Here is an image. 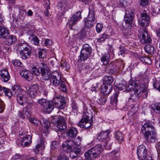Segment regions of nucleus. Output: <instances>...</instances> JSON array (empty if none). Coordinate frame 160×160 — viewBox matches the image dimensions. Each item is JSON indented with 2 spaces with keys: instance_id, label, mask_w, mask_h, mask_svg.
Returning a JSON list of instances; mask_svg holds the SVG:
<instances>
[{
  "instance_id": "nucleus-1",
  "label": "nucleus",
  "mask_w": 160,
  "mask_h": 160,
  "mask_svg": "<svg viewBox=\"0 0 160 160\" xmlns=\"http://www.w3.org/2000/svg\"><path fill=\"white\" fill-rule=\"evenodd\" d=\"M144 86V82L142 81H133L130 83L127 88V91L128 92H131L135 89V95H137L136 99H138L141 96L145 98L147 97L148 93L147 89L143 88Z\"/></svg>"
},
{
  "instance_id": "nucleus-2",
  "label": "nucleus",
  "mask_w": 160,
  "mask_h": 160,
  "mask_svg": "<svg viewBox=\"0 0 160 160\" xmlns=\"http://www.w3.org/2000/svg\"><path fill=\"white\" fill-rule=\"evenodd\" d=\"M32 50L31 48L25 41L18 44L16 48L17 53L19 54L21 58L23 59L30 58Z\"/></svg>"
},
{
  "instance_id": "nucleus-3",
  "label": "nucleus",
  "mask_w": 160,
  "mask_h": 160,
  "mask_svg": "<svg viewBox=\"0 0 160 160\" xmlns=\"http://www.w3.org/2000/svg\"><path fill=\"white\" fill-rule=\"evenodd\" d=\"M102 150V145L98 144L86 151L84 155L88 160H94L99 158Z\"/></svg>"
},
{
  "instance_id": "nucleus-4",
  "label": "nucleus",
  "mask_w": 160,
  "mask_h": 160,
  "mask_svg": "<svg viewBox=\"0 0 160 160\" xmlns=\"http://www.w3.org/2000/svg\"><path fill=\"white\" fill-rule=\"evenodd\" d=\"M89 112L87 111L83 112L82 118L77 124L78 126L81 128L87 129L92 125V114L90 111Z\"/></svg>"
},
{
  "instance_id": "nucleus-5",
  "label": "nucleus",
  "mask_w": 160,
  "mask_h": 160,
  "mask_svg": "<svg viewBox=\"0 0 160 160\" xmlns=\"http://www.w3.org/2000/svg\"><path fill=\"white\" fill-rule=\"evenodd\" d=\"M82 138L78 136L74 141L72 140H67L62 145V149L66 152H69L72 151V148L75 145L79 146L81 144Z\"/></svg>"
},
{
  "instance_id": "nucleus-6",
  "label": "nucleus",
  "mask_w": 160,
  "mask_h": 160,
  "mask_svg": "<svg viewBox=\"0 0 160 160\" xmlns=\"http://www.w3.org/2000/svg\"><path fill=\"white\" fill-rule=\"evenodd\" d=\"M88 14L87 17L83 19L84 26L89 28L93 27L96 22L95 18L94 8L92 7L89 8Z\"/></svg>"
},
{
  "instance_id": "nucleus-7",
  "label": "nucleus",
  "mask_w": 160,
  "mask_h": 160,
  "mask_svg": "<svg viewBox=\"0 0 160 160\" xmlns=\"http://www.w3.org/2000/svg\"><path fill=\"white\" fill-rule=\"evenodd\" d=\"M50 81L52 86L56 87L60 85L62 91L65 92L67 91V88L65 82L61 79V76L58 72L56 71L53 72Z\"/></svg>"
},
{
  "instance_id": "nucleus-8",
  "label": "nucleus",
  "mask_w": 160,
  "mask_h": 160,
  "mask_svg": "<svg viewBox=\"0 0 160 160\" xmlns=\"http://www.w3.org/2000/svg\"><path fill=\"white\" fill-rule=\"evenodd\" d=\"M92 53L91 47L88 44L83 46L80 51L79 58L82 61H84L91 56Z\"/></svg>"
},
{
  "instance_id": "nucleus-9",
  "label": "nucleus",
  "mask_w": 160,
  "mask_h": 160,
  "mask_svg": "<svg viewBox=\"0 0 160 160\" xmlns=\"http://www.w3.org/2000/svg\"><path fill=\"white\" fill-rule=\"evenodd\" d=\"M53 122H57L56 129L59 132H62L67 128L65 118L58 115L54 117Z\"/></svg>"
},
{
  "instance_id": "nucleus-10",
  "label": "nucleus",
  "mask_w": 160,
  "mask_h": 160,
  "mask_svg": "<svg viewBox=\"0 0 160 160\" xmlns=\"http://www.w3.org/2000/svg\"><path fill=\"white\" fill-rule=\"evenodd\" d=\"M40 71L42 77V79L44 80H48L52 76L48 65L45 63H42L40 67Z\"/></svg>"
},
{
  "instance_id": "nucleus-11",
  "label": "nucleus",
  "mask_w": 160,
  "mask_h": 160,
  "mask_svg": "<svg viewBox=\"0 0 160 160\" xmlns=\"http://www.w3.org/2000/svg\"><path fill=\"white\" fill-rule=\"evenodd\" d=\"M150 21V18L146 11H144L141 12L140 15V18L138 20V23L142 27L148 26Z\"/></svg>"
},
{
  "instance_id": "nucleus-12",
  "label": "nucleus",
  "mask_w": 160,
  "mask_h": 160,
  "mask_svg": "<svg viewBox=\"0 0 160 160\" xmlns=\"http://www.w3.org/2000/svg\"><path fill=\"white\" fill-rule=\"evenodd\" d=\"M26 132H19V136L20 138L22 139L20 144L22 147L28 146L30 143L31 142L32 137L30 135H27Z\"/></svg>"
},
{
  "instance_id": "nucleus-13",
  "label": "nucleus",
  "mask_w": 160,
  "mask_h": 160,
  "mask_svg": "<svg viewBox=\"0 0 160 160\" xmlns=\"http://www.w3.org/2000/svg\"><path fill=\"white\" fill-rule=\"evenodd\" d=\"M81 13L80 11L75 12L70 19L68 21V24L69 25L70 29L74 30L73 26L76 24L78 21L82 18Z\"/></svg>"
},
{
  "instance_id": "nucleus-14",
  "label": "nucleus",
  "mask_w": 160,
  "mask_h": 160,
  "mask_svg": "<svg viewBox=\"0 0 160 160\" xmlns=\"http://www.w3.org/2000/svg\"><path fill=\"white\" fill-rule=\"evenodd\" d=\"M52 100L55 106L59 109H63L65 108L66 102L63 98L55 97Z\"/></svg>"
},
{
  "instance_id": "nucleus-15",
  "label": "nucleus",
  "mask_w": 160,
  "mask_h": 160,
  "mask_svg": "<svg viewBox=\"0 0 160 160\" xmlns=\"http://www.w3.org/2000/svg\"><path fill=\"white\" fill-rule=\"evenodd\" d=\"M147 149L145 146L141 145L137 148V153L139 160H144L147 157Z\"/></svg>"
},
{
  "instance_id": "nucleus-16",
  "label": "nucleus",
  "mask_w": 160,
  "mask_h": 160,
  "mask_svg": "<svg viewBox=\"0 0 160 160\" xmlns=\"http://www.w3.org/2000/svg\"><path fill=\"white\" fill-rule=\"evenodd\" d=\"M155 131L154 127L150 122H147L145 123L141 128V132L143 134V136L146 134L153 132Z\"/></svg>"
},
{
  "instance_id": "nucleus-17",
  "label": "nucleus",
  "mask_w": 160,
  "mask_h": 160,
  "mask_svg": "<svg viewBox=\"0 0 160 160\" xmlns=\"http://www.w3.org/2000/svg\"><path fill=\"white\" fill-rule=\"evenodd\" d=\"M144 32L140 33V41L142 44L150 43L152 42V39L150 35H148V31L145 30Z\"/></svg>"
},
{
  "instance_id": "nucleus-18",
  "label": "nucleus",
  "mask_w": 160,
  "mask_h": 160,
  "mask_svg": "<svg viewBox=\"0 0 160 160\" xmlns=\"http://www.w3.org/2000/svg\"><path fill=\"white\" fill-rule=\"evenodd\" d=\"M24 91H21L20 93L17 94V100L18 102L21 105L25 104L27 101V95Z\"/></svg>"
},
{
  "instance_id": "nucleus-19",
  "label": "nucleus",
  "mask_w": 160,
  "mask_h": 160,
  "mask_svg": "<svg viewBox=\"0 0 160 160\" xmlns=\"http://www.w3.org/2000/svg\"><path fill=\"white\" fill-rule=\"evenodd\" d=\"M119 61L116 60L113 61H112L110 63L105 65L106 66L105 68L111 74L114 73L116 71V67L118 65Z\"/></svg>"
},
{
  "instance_id": "nucleus-20",
  "label": "nucleus",
  "mask_w": 160,
  "mask_h": 160,
  "mask_svg": "<svg viewBox=\"0 0 160 160\" xmlns=\"http://www.w3.org/2000/svg\"><path fill=\"white\" fill-rule=\"evenodd\" d=\"M134 16V10L130 9L128 10L127 11L124 17L125 22L129 24L132 23Z\"/></svg>"
},
{
  "instance_id": "nucleus-21",
  "label": "nucleus",
  "mask_w": 160,
  "mask_h": 160,
  "mask_svg": "<svg viewBox=\"0 0 160 160\" xmlns=\"http://www.w3.org/2000/svg\"><path fill=\"white\" fill-rule=\"evenodd\" d=\"M78 132V131L76 128L72 127L69 128L65 132L66 136L71 139L75 138Z\"/></svg>"
},
{
  "instance_id": "nucleus-22",
  "label": "nucleus",
  "mask_w": 160,
  "mask_h": 160,
  "mask_svg": "<svg viewBox=\"0 0 160 160\" xmlns=\"http://www.w3.org/2000/svg\"><path fill=\"white\" fill-rule=\"evenodd\" d=\"M114 56V54L111 52H107L103 55L101 58V61L103 62V65L107 64L110 60L113 59Z\"/></svg>"
},
{
  "instance_id": "nucleus-23",
  "label": "nucleus",
  "mask_w": 160,
  "mask_h": 160,
  "mask_svg": "<svg viewBox=\"0 0 160 160\" xmlns=\"http://www.w3.org/2000/svg\"><path fill=\"white\" fill-rule=\"evenodd\" d=\"M143 136L146 140L149 143L154 142L156 139V134L155 131L150 133L146 134Z\"/></svg>"
},
{
  "instance_id": "nucleus-24",
  "label": "nucleus",
  "mask_w": 160,
  "mask_h": 160,
  "mask_svg": "<svg viewBox=\"0 0 160 160\" xmlns=\"http://www.w3.org/2000/svg\"><path fill=\"white\" fill-rule=\"evenodd\" d=\"M45 147L44 144V139L42 137H40L38 140V143L34 149V151L36 153H38L39 151V149H44Z\"/></svg>"
},
{
  "instance_id": "nucleus-25",
  "label": "nucleus",
  "mask_w": 160,
  "mask_h": 160,
  "mask_svg": "<svg viewBox=\"0 0 160 160\" xmlns=\"http://www.w3.org/2000/svg\"><path fill=\"white\" fill-rule=\"evenodd\" d=\"M68 2L65 0H62L58 3V8L60 11H62V13H64L68 9Z\"/></svg>"
},
{
  "instance_id": "nucleus-26",
  "label": "nucleus",
  "mask_w": 160,
  "mask_h": 160,
  "mask_svg": "<svg viewBox=\"0 0 160 160\" xmlns=\"http://www.w3.org/2000/svg\"><path fill=\"white\" fill-rule=\"evenodd\" d=\"M9 34V30L0 22V38H6Z\"/></svg>"
},
{
  "instance_id": "nucleus-27",
  "label": "nucleus",
  "mask_w": 160,
  "mask_h": 160,
  "mask_svg": "<svg viewBox=\"0 0 160 160\" xmlns=\"http://www.w3.org/2000/svg\"><path fill=\"white\" fill-rule=\"evenodd\" d=\"M54 106L52 100V101H49L47 103V105L43 108V111L45 113H50L54 108Z\"/></svg>"
},
{
  "instance_id": "nucleus-28",
  "label": "nucleus",
  "mask_w": 160,
  "mask_h": 160,
  "mask_svg": "<svg viewBox=\"0 0 160 160\" xmlns=\"http://www.w3.org/2000/svg\"><path fill=\"white\" fill-rule=\"evenodd\" d=\"M1 79L4 82L8 81L10 78L9 74L7 69H3L0 71Z\"/></svg>"
},
{
  "instance_id": "nucleus-29",
  "label": "nucleus",
  "mask_w": 160,
  "mask_h": 160,
  "mask_svg": "<svg viewBox=\"0 0 160 160\" xmlns=\"http://www.w3.org/2000/svg\"><path fill=\"white\" fill-rule=\"evenodd\" d=\"M78 146L75 145L74 147L72 148V150H73V151L70 154V157L71 158L75 159L77 158L79 154L82 153L81 148Z\"/></svg>"
},
{
  "instance_id": "nucleus-30",
  "label": "nucleus",
  "mask_w": 160,
  "mask_h": 160,
  "mask_svg": "<svg viewBox=\"0 0 160 160\" xmlns=\"http://www.w3.org/2000/svg\"><path fill=\"white\" fill-rule=\"evenodd\" d=\"M39 89L38 84H34L29 88V94L31 98H34L37 94V91Z\"/></svg>"
},
{
  "instance_id": "nucleus-31",
  "label": "nucleus",
  "mask_w": 160,
  "mask_h": 160,
  "mask_svg": "<svg viewBox=\"0 0 160 160\" xmlns=\"http://www.w3.org/2000/svg\"><path fill=\"white\" fill-rule=\"evenodd\" d=\"M20 73L21 75L28 81H31L33 78V75L31 72L26 69L23 70Z\"/></svg>"
},
{
  "instance_id": "nucleus-32",
  "label": "nucleus",
  "mask_w": 160,
  "mask_h": 160,
  "mask_svg": "<svg viewBox=\"0 0 160 160\" xmlns=\"http://www.w3.org/2000/svg\"><path fill=\"white\" fill-rule=\"evenodd\" d=\"M110 132L109 130L102 132L98 134L97 137V139L99 141H103L108 138V135L109 134Z\"/></svg>"
},
{
  "instance_id": "nucleus-33",
  "label": "nucleus",
  "mask_w": 160,
  "mask_h": 160,
  "mask_svg": "<svg viewBox=\"0 0 160 160\" xmlns=\"http://www.w3.org/2000/svg\"><path fill=\"white\" fill-rule=\"evenodd\" d=\"M101 91L104 95H107L111 93L112 91V85L103 84L101 87Z\"/></svg>"
},
{
  "instance_id": "nucleus-34",
  "label": "nucleus",
  "mask_w": 160,
  "mask_h": 160,
  "mask_svg": "<svg viewBox=\"0 0 160 160\" xmlns=\"http://www.w3.org/2000/svg\"><path fill=\"white\" fill-rule=\"evenodd\" d=\"M42 119L43 125H42V127L40 128V130L42 132L48 133V129L49 128V123L47 119L44 120V118Z\"/></svg>"
},
{
  "instance_id": "nucleus-35",
  "label": "nucleus",
  "mask_w": 160,
  "mask_h": 160,
  "mask_svg": "<svg viewBox=\"0 0 160 160\" xmlns=\"http://www.w3.org/2000/svg\"><path fill=\"white\" fill-rule=\"evenodd\" d=\"M19 117L22 119L29 118L30 116V114L29 112L28 111L27 108H24L21 111H19L18 113Z\"/></svg>"
},
{
  "instance_id": "nucleus-36",
  "label": "nucleus",
  "mask_w": 160,
  "mask_h": 160,
  "mask_svg": "<svg viewBox=\"0 0 160 160\" xmlns=\"http://www.w3.org/2000/svg\"><path fill=\"white\" fill-rule=\"evenodd\" d=\"M114 80L112 76H105L103 79V84L107 85H112V84Z\"/></svg>"
},
{
  "instance_id": "nucleus-37",
  "label": "nucleus",
  "mask_w": 160,
  "mask_h": 160,
  "mask_svg": "<svg viewBox=\"0 0 160 160\" xmlns=\"http://www.w3.org/2000/svg\"><path fill=\"white\" fill-rule=\"evenodd\" d=\"M118 92H116L113 96H112L111 98L110 103L114 107H116L117 106L118 102Z\"/></svg>"
},
{
  "instance_id": "nucleus-38",
  "label": "nucleus",
  "mask_w": 160,
  "mask_h": 160,
  "mask_svg": "<svg viewBox=\"0 0 160 160\" xmlns=\"http://www.w3.org/2000/svg\"><path fill=\"white\" fill-rule=\"evenodd\" d=\"M16 40V38L15 36H9L6 40V43L7 44L9 45L14 43Z\"/></svg>"
},
{
  "instance_id": "nucleus-39",
  "label": "nucleus",
  "mask_w": 160,
  "mask_h": 160,
  "mask_svg": "<svg viewBox=\"0 0 160 160\" xmlns=\"http://www.w3.org/2000/svg\"><path fill=\"white\" fill-rule=\"evenodd\" d=\"M133 81H131L129 82L128 85L127 86H126L127 83L125 81H122L121 82V83H119L117 84V88L118 89L121 90H123L124 89L126 88L127 90V88L128 87V85L130 82H132Z\"/></svg>"
},
{
  "instance_id": "nucleus-40",
  "label": "nucleus",
  "mask_w": 160,
  "mask_h": 160,
  "mask_svg": "<svg viewBox=\"0 0 160 160\" xmlns=\"http://www.w3.org/2000/svg\"><path fill=\"white\" fill-rule=\"evenodd\" d=\"M40 67L38 66H34L32 68L31 72L33 75H39L41 73L40 71Z\"/></svg>"
},
{
  "instance_id": "nucleus-41",
  "label": "nucleus",
  "mask_w": 160,
  "mask_h": 160,
  "mask_svg": "<svg viewBox=\"0 0 160 160\" xmlns=\"http://www.w3.org/2000/svg\"><path fill=\"white\" fill-rule=\"evenodd\" d=\"M144 49L146 52L150 54H153L155 52L154 47L149 44L146 45L144 47Z\"/></svg>"
},
{
  "instance_id": "nucleus-42",
  "label": "nucleus",
  "mask_w": 160,
  "mask_h": 160,
  "mask_svg": "<svg viewBox=\"0 0 160 160\" xmlns=\"http://www.w3.org/2000/svg\"><path fill=\"white\" fill-rule=\"evenodd\" d=\"M115 137L116 139L120 143L123 140L124 138L123 135L120 131L116 132L114 134Z\"/></svg>"
},
{
  "instance_id": "nucleus-43",
  "label": "nucleus",
  "mask_w": 160,
  "mask_h": 160,
  "mask_svg": "<svg viewBox=\"0 0 160 160\" xmlns=\"http://www.w3.org/2000/svg\"><path fill=\"white\" fill-rule=\"evenodd\" d=\"M89 28L85 26L82 28L79 32V34L82 38H85L87 36V33Z\"/></svg>"
},
{
  "instance_id": "nucleus-44",
  "label": "nucleus",
  "mask_w": 160,
  "mask_h": 160,
  "mask_svg": "<svg viewBox=\"0 0 160 160\" xmlns=\"http://www.w3.org/2000/svg\"><path fill=\"white\" fill-rule=\"evenodd\" d=\"M152 82L154 88L160 92V81L154 78L152 79Z\"/></svg>"
},
{
  "instance_id": "nucleus-45",
  "label": "nucleus",
  "mask_w": 160,
  "mask_h": 160,
  "mask_svg": "<svg viewBox=\"0 0 160 160\" xmlns=\"http://www.w3.org/2000/svg\"><path fill=\"white\" fill-rule=\"evenodd\" d=\"M108 35L105 33H103L100 35L99 38L97 39V41L99 43H101L104 42L108 38Z\"/></svg>"
},
{
  "instance_id": "nucleus-46",
  "label": "nucleus",
  "mask_w": 160,
  "mask_h": 160,
  "mask_svg": "<svg viewBox=\"0 0 160 160\" xmlns=\"http://www.w3.org/2000/svg\"><path fill=\"white\" fill-rule=\"evenodd\" d=\"M152 108L155 112L158 114H160V103H156L152 105Z\"/></svg>"
},
{
  "instance_id": "nucleus-47",
  "label": "nucleus",
  "mask_w": 160,
  "mask_h": 160,
  "mask_svg": "<svg viewBox=\"0 0 160 160\" xmlns=\"http://www.w3.org/2000/svg\"><path fill=\"white\" fill-rule=\"evenodd\" d=\"M49 101L48 100L46 99L41 98L38 100V103L43 108L47 105V103Z\"/></svg>"
},
{
  "instance_id": "nucleus-48",
  "label": "nucleus",
  "mask_w": 160,
  "mask_h": 160,
  "mask_svg": "<svg viewBox=\"0 0 160 160\" xmlns=\"http://www.w3.org/2000/svg\"><path fill=\"white\" fill-rule=\"evenodd\" d=\"M112 142L110 141L109 138H108L107 139L104 145L105 147L107 149H110L111 148Z\"/></svg>"
},
{
  "instance_id": "nucleus-49",
  "label": "nucleus",
  "mask_w": 160,
  "mask_h": 160,
  "mask_svg": "<svg viewBox=\"0 0 160 160\" xmlns=\"http://www.w3.org/2000/svg\"><path fill=\"white\" fill-rule=\"evenodd\" d=\"M2 90H3L5 95L9 98L11 97L13 94L12 92L8 88L4 87H2Z\"/></svg>"
},
{
  "instance_id": "nucleus-50",
  "label": "nucleus",
  "mask_w": 160,
  "mask_h": 160,
  "mask_svg": "<svg viewBox=\"0 0 160 160\" xmlns=\"http://www.w3.org/2000/svg\"><path fill=\"white\" fill-rule=\"evenodd\" d=\"M12 92L13 94L16 95L20 93L21 91H22V90H21L20 87L18 86L15 85L12 88Z\"/></svg>"
},
{
  "instance_id": "nucleus-51",
  "label": "nucleus",
  "mask_w": 160,
  "mask_h": 160,
  "mask_svg": "<svg viewBox=\"0 0 160 160\" xmlns=\"http://www.w3.org/2000/svg\"><path fill=\"white\" fill-rule=\"evenodd\" d=\"M30 36L32 38V41L34 42V43L36 45H38L39 44V40L38 38L34 35L33 34H30Z\"/></svg>"
},
{
  "instance_id": "nucleus-52",
  "label": "nucleus",
  "mask_w": 160,
  "mask_h": 160,
  "mask_svg": "<svg viewBox=\"0 0 160 160\" xmlns=\"http://www.w3.org/2000/svg\"><path fill=\"white\" fill-rule=\"evenodd\" d=\"M60 66L61 68L67 70L70 68L69 65L67 62H62L60 63Z\"/></svg>"
},
{
  "instance_id": "nucleus-53",
  "label": "nucleus",
  "mask_w": 160,
  "mask_h": 160,
  "mask_svg": "<svg viewBox=\"0 0 160 160\" xmlns=\"http://www.w3.org/2000/svg\"><path fill=\"white\" fill-rule=\"evenodd\" d=\"M107 99V97L103 96L101 97L100 99H99L98 103L101 105H104L106 102Z\"/></svg>"
},
{
  "instance_id": "nucleus-54",
  "label": "nucleus",
  "mask_w": 160,
  "mask_h": 160,
  "mask_svg": "<svg viewBox=\"0 0 160 160\" xmlns=\"http://www.w3.org/2000/svg\"><path fill=\"white\" fill-rule=\"evenodd\" d=\"M12 64L16 67H22V64L19 60L16 59L12 61Z\"/></svg>"
},
{
  "instance_id": "nucleus-55",
  "label": "nucleus",
  "mask_w": 160,
  "mask_h": 160,
  "mask_svg": "<svg viewBox=\"0 0 160 160\" xmlns=\"http://www.w3.org/2000/svg\"><path fill=\"white\" fill-rule=\"evenodd\" d=\"M38 57L39 58H43L45 57L46 54L45 51L43 49L40 50L38 52Z\"/></svg>"
},
{
  "instance_id": "nucleus-56",
  "label": "nucleus",
  "mask_w": 160,
  "mask_h": 160,
  "mask_svg": "<svg viewBox=\"0 0 160 160\" xmlns=\"http://www.w3.org/2000/svg\"><path fill=\"white\" fill-rule=\"evenodd\" d=\"M103 28V24L100 23H98L96 27V30L98 33H100L101 32Z\"/></svg>"
},
{
  "instance_id": "nucleus-57",
  "label": "nucleus",
  "mask_w": 160,
  "mask_h": 160,
  "mask_svg": "<svg viewBox=\"0 0 160 160\" xmlns=\"http://www.w3.org/2000/svg\"><path fill=\"white\" fill-rule=\"evenodd\" d=\"M72 109L73 112H76L78 110V107L77 103L75 101H73L71 104Z\"/></svg>"
},
{
  "instance_id": "nucleus-58",
  "label": "nucleus",
  "mask_w": 160,
  "mask_h": 160,
  "mask_svg": "<svg viewBox=\"0 0 160 160\" xmlns=\"http://www.w3.org/2000/svg\"><path fill=\"white\" fill-rule=\"evenodd\" d=\"M5 108V104L2 100L0 98V113L2 112Z\"/></svg>"
},
{
  "instance_id": "nucleus-59",
  "label": "nucleus",
  "mask_w": 160,
  "mask_h": 160,
  "mask_svg": "<svg viewBox=\"0 0 160 160\" xmlns=\"http://www.w3.org/2000/svg\"><path fill=\"white\" fill-rule=\"evenodd\" d=\"M29 121L31 123H33L34 125L36 126H38L39 124V123H41V122L33 118H31L29 120Z\"/></svg>"
},
{
  "instance_id": "nucleus-60",
  "label": "nucleus",
  "mask_w": 160,
  "mask_h": 160,
  "mask_svg": "<svg viewBox=\"0 0 160 160\" xmlns=\"http://www.w3.org/2000/svg\"><path fill=\"white\" fill-rule=\"evenodd\" d=\"M59 147V143L57 141H53L52 142L51 145L52 149L57 148Z\"/></svg>"
},
{
  "instance_id": "nucleus-61",
  "label": "nucleus",
  "mask_w": 160,
  "mask_h": 160,
  "mask_svg": "<svg viewBox=\"0 0 160 160\" xmlns=\"http://www.w3.org/2000/svg\"><path fill=\"white\" fill-rule=\"evenodd\" d=\"M148 3V0H140V4L142 7L147 6Z\"/></svg>"
},
{
  "instance_id": "nucleus-62",
  "label": "nucleus",
  "mask_w": 160,
  "mask_h": 160,
  "mask_svg": "<svg viewBox=\"0 0 160 160\" xmlns=\"http://www.w3.org/2000/svg\"><path fill=\"white\" fill-rule=\"evenodd\" d=\"M57 160H69L68 157L65 155L60 154V156H59Z\"/></svg>"
},
{
  "instance_id": "nucleus-63",
  "label": "nucleus",
  "mask_w": 160,
  "mask_h": 160,
  "mask_svg": "<svg viewBox=\"0 0 160 160\" xmlns=\"http://www.w3.org/2000/svg\"><path fill=\"white\" fill-rule=\"evenodd\" d=\"M52 42V41L49 39H47L45 40L44 45L46 46H50L51 45Z\"/></svg>"
},
{
  "instance_id": "nucleus-64",
  "label": "nucleus",
  "mask_w": 160,
  "mask_h": 160,
  "mask_svg": "<svg viewBox=\"0 0 160 160\" xmlns=\"http://www.w3.org/2000/svg\"><path fill=\"white\" fill-rule=\"evenodd\" d=\"M156 147L158 153V157L160 158V142L157 144Z\"/></svg>"
}]
</instances>
